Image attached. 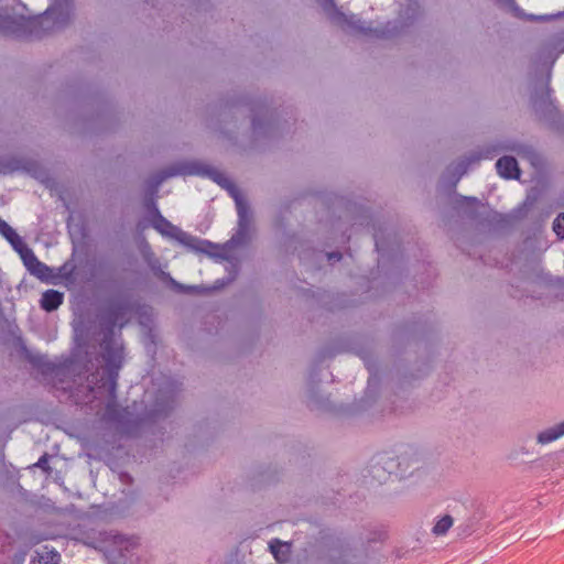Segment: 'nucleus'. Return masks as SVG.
I'll return each instance as SVG.
<instances>
[{
    "label": "nucleus",
    "instance_id": "31",
    "mask_svg": "<svg viewBox=\"0 0 564 564\" xmlns=\"http://www.w3.org/2000/svg\"><path fill=\"white\" fill-rule=\"evenodd\" d=\"M473 160L468 161V162H463L459 167H460V175L464 174L466 172V169H467V165L470 164Z\"/></svg>",
    "mask_w": 564,
    "mask_h": 564
},
{
    "label": "nucleus",
    "instance_id": "15",
    "mask_svg": "<svg viewBox=\"0 0 564 564\" xmlns=\"http://www.w3.org/2000/svg\"><path fill=\"white\" fill-rule=\"evenodd\" d=\"M564 435V421L555 426L549 427L538 434L540 444H549Z\"/></svg>",
    "mask_w": 564,
    "mask_h": 564
},
{
    "label": "nucleus",
    "instance_id": "22",
    "mask_svg": "<svg viewBox=\"0 0 564 564\" xmlns=\"http://www.w3.org/2000/svg\"><path fill=\"white\" fill-rule=\"evenodd\" d=\"M372 477L378 479L379 482L386 481L391 476L392 470H388L384 466L376 464L371 467Z\"/></svg>",
    "mask_w": 564,
    "mask_h": 564
},
{
    "label": "nucleus",
    "instance_id": "28",
    "mask_svg": "<svg viewBox=\"0 0 564 564\" xmlns=\"http://www.w3.org/2000/svg\"><path fill=\"white\" fill-rule=\"evenodd\" d=\"M327 258L328 260H334V261H339L341 259V253L340 252H329L327 253Z\"/></svg>",
    "mask_w": 564,
    "mask_h": 564
},
{
    "label": "nucleus",
    "instance_id": "19",
    "mask_svg": "<svg viewBox=\"0 0 564 564\" xmlns=\"http://www.w3.org/2000/svg\"><path fill=\"white\" fill-rule=\"evenodd\" d=\"M152 226L162 235H167L166 229L173 227L172 224L165 217H163L161 212H156V216L152 218Z\"/></svg>",
    "mask_w": 564,
    "mask_h": 564
},
{
    "label": "nucleus",
    "instance_id": "6",
    "mask_svg": "<svg viewBox=\"0 0 564 564\" xmlns=\"http://www.w3.org/2000/svg\"><path fill=\"white\" fill-rule=\"evenodd\" d=\"M230 194L237 208L239 234L245 236L249 230L251 212L249 209L248 203L236 188H231Z\"/></svg>",
    "mask_w": 564,
    "mask_h": 564
},
{
    "label": "nucleus",
    "instance_id": "13",
    "mask_svg": "<svg viewBox=\"0 0 564 564\" xmlns=\"http://www.w3.org/2000/svg\"><path fill=\"white\" fill-rule=\"evenodd\" d=\"M184 173H187V174H192V175H203V176H207L209 178H212L214 182H216L217 184H223V182L226 181V178L224 177V175L212 169V167H207V166H203L200 164H191L186 167V171Z\"/></svg>",
    "mask_w": 564,
    "mask_h": 564
},
{
    "label": "nucleus",
    "instance_id": "30",
    "mask_svg": "<svg viewBox=\"0 0 564 564\" xmlns=\"http://www.w3.org/2000/svg\"><path fill=\"white\" fill-rule=\"evenodd\" d=\"M464 199H465L466 202H468V204H469L470 206H473V207H474V206H477V205L479 204V202H478V199H477L476 197H464Z\"/></svg>",
    "mask_w": 564,
    "mask_h": 564
},
{
    "label": "nucleus",
    "instance_id": "4",
    "mask_svg": "<svg viewBox=\"0 0 564 564\" xmlns=\"http://www.w3.org/2000/svg\"><path fill=\"white\" fill-rule=\"evenodd\" d=\"M323 10L328 14L330 21L351 30L355 33L370 39H390L400 33L397 22H388L382 28L365 25L356 15H347L337 8L334 0H321Z\"/></svg>",
    "mask_w": 564,
    "mask_h": 564
},
{
    "label": "nucleus",
    "instance_id": "36",
    "mask_svg": "<svg viewBox=\"0 0 564 564\" xmlns=\"http://www.w3.org/2000/svg\"><path fill=\"white\" fill-rule=\"evenodd\" d=\"M389 465H390L389 467H392V465H393V459H390Z\"/></svg>",
    "mask_w": 564,
    "mask_h": 564
},
{
    "label": "nucleus",
    "instance_id": "17",
    "mask_svg": "<svg viewBox=\"0 0 564 564\" xmlns=\"http://www.w3.org/2000/svg\"><path fill=\"white\" fill-rule=\"evenodd\" d=\"M156 276L161 279L163 282L169 283L177 292H189L195 289L194 286H185L178 283L171 276L169 272L163 271L161 268H158Z\"/></svg>",
    "mask_w": 564,
    "mask_h": 564
},
{
    "label": "nucleus",
    "instance_id": "27",
    "mask_svg": "<svg viewBox=\"0 0 564 564\" xmlns=\"http://www.w3.org/2000/svg\"><path fill=\"white\" fill-rule=\"evenodd\" d=\"M149 265H150L152 272L156 275L158 268H161L159 260L154 259V260L149 261Z\"/></svg>",
    "mask_w": 564,
    "mask_h": 564
},
{
    "label": "nucleus",
    "instance_id": "26",
    "mask_svg": "<svg viewBox=\"0 0 564 564\" xmlns=\"http://www.w3.org/2000/svg\"><path fill=\"white\" fill-rule=\"evenodd\" d=\"M375 247L378 252L383 251L384 247L378 234L375 235Z\"/></svg>",
    "mask_w": 564,
    "mask_h": 564
},
{
    "label": "nucleus",
    "instance_id": "14",
    "mask_svg": "<svg viewBox=\"0 0 564 564\" xmlns=\"http://www.w3.org/2000/svg\"><path fill=\"white\" fill-rule=\"evenodd\" d=\"M269 547L271 553L273 554L274 558L280 562L284 563L289 560L290 553H291V544L280 541L279 539H273L269 543Z\"/></svg>",
    "mask_w": 564,
    "mask_h": 564
},
{
    "label": "nucleus",
    "instance_id": "12",
    "mask_svg": "<svg viewBox=\"0 0 564 564\" xmlns=\"http://www.w3.org/2000/svg\"><path fill=\"white\" fill-rule=\"evenodd\" d=\"M64 300L63 293L56 290H46L41 297V307L46 312H53L57 310Z\"/></svg>",
    "mask_w": 564,
    "mask_h": 564
},
{
    "label": "nucleus",
    "instance_id": "18",
    "mask_svg": "<svg viewBox=\"0 0 564 564\" xmlns=\"http://www.w3.org/2000/svg\"><path fill=\"white\" fill-rule=\"evenodd\" d=\"M453 523V518L449 514H445L436 521L432 528V533L436 536L445 535L452 528Z\"/></svg>",
    "mask_w": 564,
    "mask_h": 564
},
{
    "label": "nucleus",
    "instance_id": "34",
    "mask_svg": "<svg viewBox=\"0 0 564 564\" xmlns=\"http://www.w3.org/2000/svg\"><path fill=\"white\" fill-rule=\"evenodd\" d=\"M512 151H516L517 153H520L519 149L512 148Z\"/></svg>",
    "mask_w": 564,
    "mask_h": 564
},
{
    "label": "nucleus",
    "instance_id": "35",
    "mask_svg": "<svg viewBox=\"0 0 564 564\" xmlns=\"http://www.w3.org/2000/svg\"><path fill=\"white\" fill-rule=\"evenodd\" d=\"M512 151H516L517 153H520L519 149L512 148Z\"/></svg>",
    "mask_w": 564,
    "mask_h": 564
},
{
    "label": "nucleus",
    "instance_id": "8",
    "mask_svg": "<svg viewBox=\"0 0 564 564\" xmlns=\"http://www.w3.org/2000/svg\"><path fill=\"white\" fill-rule=\"evenodd\" d=\"M26 270L41 281H48L51 269L37 259L33 250L22 259Z\"/></svg>",
    "mask_w": 564,
    "mask_h": 564
},
{
    "label": "nucleus",
    "instance_id": "2",
    "mask_svg": "<svg viewBox=\"0 0 564 564\" xmlns=\"http://www.w3.org/2000/svg\"><path fill=\"white\" fill-rule=\"evenodd\" d=\"M127 312L123 304L110 306L101 318V327L104 338L101 343L102 359L105 361V370L101 376L91 373L88 381L98 390L106 389L109 400L106 404V417L108 421L124 424V417L129 413L127 408H120L117 403V382L119 371L123 366V347L118 345L113 338L115 328Z\"/></svg>",
    "mask_w": 564,
    "mask_h": 564
},
{
    "label": "nucleus",
    "instance_id": "11",
    "mask_svg": "<svg viewBox=\"0 0 564 564\" xmlns=\"http://www.w3.org/2000/svg\"><path fill=\"white\" fill-rule=\"evenodd\" d=\"M176 173H174V172H169V173L163 172L161 174L155 175L153 177V180L150 182V184H149V192L151 194V197L145 199L144 206H145L147 210L150 213V215L152 216V218L154 216H156V212H160L159 208H158L155 198H154V195L156 194L160 184L166 177L173 176Z\"/></svg>",
    "mask_w": 564,
    "mask_h": 564
},
{
    "label": "nucleus",
    "instance_id": "3",
    "mask_svg": "<svg viewBox=\"0 0 564 564\" xmlns=\"http://www.w3.org/2000/svg\"><path fill=\"white\" fill-rule=\"evenodd\" d=\"M127 312L123 304L110 306L101 318V327L104 338L101 343L102 359L105 361V370L101 376L91 373L88 381L98 390L106 389L109 400L106 404V417L108 421L124 424V417L129 413L127 408H120L117 403V382L119 371L123 366V347L118 345L113 338L115 328Z\"/></svg>",
    "mask_w": 564,
    "mask_h": 564
},
{
    "label": "nucleus",
    "instance_id": "25",
    "mask_svg": "<svg viewBox=\"0 0 564 564\" xmlns=\"http://www.w3.org/2000/svg\"><path fill=\"white\" fill-rule=\"evenodd\" d=\"M51 456L47 453H44L39 460L34 464L35 467L41 468L45 474L50 475L52 473V468L50 466Z\"/></svg>",
    "mask_w": 564,
    "mask_h": 564
},
{
    "label": "nucleus",
    "instance_id": "7",
    "mask_svg": "<svg viewBox=\"0 0 564 564\" xmlns=\"http://www.w3.org/2000/svg\"><path fill=\"white\" fill-rule=\"evenodd\" d=\"M176 240L181 245L187 247L191 250L208 254H213L212 249L217 248V246L214 245L213 242L208 240L198 239L197 237H194L184 231L178 232V235L176 236Z\"/></svg>",
    "mask_w": 564,
    "mask_h": 564
},
{
    "label": "nucleus",
    "instance_id": "23",
    "mask_svg": "<svg viewBox=\"0 0 564 564\" xmlns=\"http://www.w3.org/2000/svg\"><path fill=\"white\" fill-rule=\"evenodd\" d=\"M553 230L558 239H564V213L560 214L553 221Z\"/></svg>",
    "mask_w": 564,
    "mask_h": 564
},
{
    "label": "nucleus",
    "instance_id": "21",
    "mask_svg": "<svg viewBox=\"0 0 564 564\" xmlns=\"http://www.w3.org/2000/svg\"><path fill=\"white\" fill-rule=\"evenodd\" d=\"M75 271H76V265L73 263L66 262L59 268V275L66 282H74Z\"/></svg>",
    "mask_w": 564,
    "mask_h": 564
},
{
    "label": "nucleus",
    "instance_id": "10",
    "mask_svg": "<svg viewBox=\"0 0 564 564\" xmlns=\"http://www.w3.org/2000/svg\"><path fill=\"white\" fill-rule=\"evenodd\" d=\"M498 174L506 180H518L520 177V169L513 156L505 155L496 162Z\"/></svg>",
    "mask_w": 564,
    "mask_h": 564
},
{
    "label": "nucleus",
    "instance_id": "32",
    "mask_svg": "<svg viewBox=\"0 0 564 564\" xmlns=\"http://www.w3.org/2000/svg\"><path fill=\"white\" fill-rule=\"evenodd\" d=\"M7 223L0 218V230L3 228V226L6 225Z\"/></svg>",
    "mask_w": 564,
    "mask_h": 564
},
{
    "label": "nucleus",
    "instance_id": "24",
    "mask_svg": "<svg viewBox=\"0 0 564 564\" xmlns=\"http://www.w3.org/2000/svg\"><path fill=\"white\" fill-rule=\"evenodd\" d=\"M41 370L44 375L58 376L62 371V366L47 361L41 365Z\"/></svg>",
    "mask_w": 564,
    "mask_h": 564
},
{
    "label": "nucleus",
    "instance_id": "5",
    "mask_svg": "<svg viewBox=\"0 0 564 564\" xmlns=\"http://www.w3.org/2000/svg\"><path fill=\"white\" fill-rule=\"evenodd\" d=\"M100 542L104 544L101 551L109 560V564H120V560L126 557V553L137 545L134 539L112 532L100 533Z\"/></svg>",
    "mask_w": 564,
    "mask_h": 564
},
{
    "label": "nucleus",
    "instance_id": "16",
    "mask_svg": "<svg viewBox=\"0 0 564 564\" xmlns=\"http://www.w3.org/2000/svg\"><path fill=\"white\" fill-rule=\"evenodd\" d=\"M408 7L404 11V14L400 13V17L404 20L401 23V28L404 25H408L409 23H412L420 14V6L417 0H406Z\"/></svg>",
    "mask_w": 564,
    "mask_h": 564
},
{
    "label": "nucleus",
    "instance_id": "1",
    "mask_svg": "<svg viewBox=\"0 0 564 564\" xmlns=\"http://www.w3.org/2000/svg\"><path fill=\"white\" fill-rule=\"evenodd\" d=\"M73 17V0H0V33L19 40L51 35Z\"/></svg>",
    "mask_w": 564,
    "mask_h": 564
},
{
    "label": "nucleus",
    "instance_id": "20",
    "mask_svg": "<svg viewBox=\"0 0 564 564\" xmlns=\"http://www.w3.org/2000/svg\"><path fill=\"white\" fill-rule=\"evenodd\" d=\"M511 8L514 14L519 18L525 19L528 21H549L552 17L549 15H535V14H525L514 2V0L510 1Z\"/></svg>",
    "mask_w": 564,
    "mask_h": 564
},
{
    "label": "nucleus",
    "instance_id": "29",
    "mask_svg": "<svg viewBox=\"0 0 564 564\" xmlns=\"http://www.w3.org/2000/svg\"><path fill=\"white\" fill-rule=\"evenodd\" d=\"M252 127H253V130H256V131L262 127V122L257 116H254L252 118Z\"/></svg>",
    "mask_w": 564,
    "mask_h": 564
},
{
    "label": "nucleus",
    "instance_id": "9",
    "mask_svg": "<svg viewBox=\"0 0 564 564\" xmlns=\"http://www.w3.org/2000/svg\"><path fill=\"white\" fill-rule=\"evenodd\" d=\"M0 235L11 245L13 250L19 253L21 260L32 251L31 248L22 240V238L15 232V230L6 224L0 230Z\"/></svg>",
    "mask_w": 564,
    "mask_h": 564
},
{
    "label": "nucleus",
    "instance_id": "33",
    "mask_svg": "<svg viewBox=\"0 0 564 564\" xmlns=\"http://www.w3.org/2000/svg\"><path fill=\"white\" fill-rule=\"evenodd\" d=\"M512 151H516L517 153H520L519 149L512 148Z\"/></svg>",
    "mask_w": 564,
    "mask_h": 564
},
{
    "label": "nucleus",
    "instance_id": "37",
    "mask_svg": "<svg viewBox=\"0 0 564 564\" xmlns=\"http://www.w3.org/2000/svg\"><path fill=\"white\" fill-rule=\"evenodd\" d=\"M551 17H552L551 19H553L555 17H561V13H557V15H551Z\"/></svg>",
    "mask_w": 564,
    "mask_h": 564
}]
</instances>
